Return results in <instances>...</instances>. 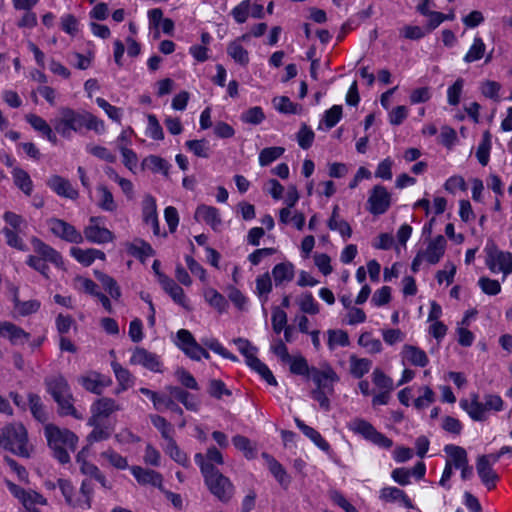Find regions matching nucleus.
I'll list each match as a JSON object with an SVG mask.
<instances>
[{
  "mask_svg": "<svg viewBox=\"0 0 512 512\" xmlns=\"http://www.w3.org/2000/svg\"><path fill=\"white\" fill-rule=\"evenodd\" d=\"M202 296L204 298V301L217 312L223 313L224 311H226L228 307V302L226 298L215 288L210 286L203 287Z\"/></svg>",
  "mask_w": 512,
  "mask_h": 512,
  "instance_id": "c9c22d12",
  "label": "nucleus"
},
{
  "mask_svg": "<svg viewBox=\"0 0 512 512\" xmlns=\"http://www.w3.org/2000/svg\"><path fill=\"white\" fill-rule=\"evenodd\" d=\"M309 378L315 384V388L311 392L312 398L319 403L322 409L329 410V397L334 393V385L339 381V376L330 365L325 364L319 368L312 367Z\"/></svg>",
  "mask_w": 512,
  "mask_h": 512,
  "instance_id": "f03ea898",
  "label": "nucleus"
},
{
  "mask_svg": "<svg viewBox=\"0 0 512 512\" xmlns=\"http://www.w3.org/2000/svg\"><path fill=\"white\" fill-rule=\"evenodd\" d=\"M47 390L59 406L61 415H70L75 419H82L83 414L73 405V395L63 376H54L46 381Z\"/></svg>",
  "mask_w": 512,
  "mask_h": 512,
  "instance_id": "0eeeda50",
  "label": "nucleus"
},
{
  "mask_svg": "<svg viewBox=\"0 0 512 512\" xmlns=\"http://www.w3.org/2000/svg\"><path fill=\"white\" fill-rule=\"evenodd\" d=\"M232 442L235 448L241 451L246 458L252 459L255 457V447L248 438L242 435H236L233 437Z\"/></svg>",
  "mask_w": 512,
  "mask_h": 512,
  "instance_id": "052dcab7",
  "label": "nucleus"
},
{
  "mask_svg": "<svg viewBox=\"0 0 512 512\" xmlns=\"http://www.w3.org/2000/svg\"><path fill=\"white\" fill-rule=\"evenodd\" d=\"M263 458L266 460V464L268 466L269 471L274 476V478L278 481V483L283 487L287 488L290 484V477L287 474L286 470L283 466L275 460L270 455L264 453Z\"/></svg>",
  "mask_w": 512,
  "mask_h": 512,
  "instance_id": "ea45409f",
  "label": "nucleus"
},
{
  "mask_svg": "<svg viewBox=\"0 0 512 512\" xmlns=\"http://www.w3.org/2000/svg\"><path fill=\"white\" fill-rule=\"evenodd\" d=\"M400 356L404 365L410 364L415 367L423 368L429 363V358L426 352L414 345L405 344L402 347Z\"/></svg>",
  "mask_w": 512,
  "mask_h": 512,
  "instance_id": "4be33fe9",
  "label": "nucleus"
},
{
  "mask_svg": "<svg viewBox=\"0 0 512 512\" xmlns=\"http://www.w3.org/2000/svg\"><path fill=\"white\" fill-rule=\"evenodd\" d=\"M55 132L65 139H71L74 133H81L85 128L103 135L107 131L105 122L88 111L78 112L69 107L59 109L58 116L53 120Z\"/></svg>",
  "mask_w": 512,
  "mask_h": 512,
  "instance_id": "f257e3e1",
  "label": "nucleus"
},
{
  "mask_svg": "<svg viewBox=\"0 0 512 512\" xmlns=\"http://www.w3.org/2000/svg\"><path fill=\"white\" fill-rule=\"evenodd\" d=\"M111 367L118 382L116 394L126 391L134 385L135 377L128 369L115 361L111 363Z\"/></svg>",
  "mask_w": 512,
  "mask_h": 512,
  "instance_id": "f704fd0d",
  "label": "nucleus"
},
{
  "mask_svg": "<svg viewBox=\"0 0 512 512\" xmlns=\"http://www.w3.org/2000/svg\"><path fill=\"white\" fill-rule=\"evenodd\" d=\"M13 304L14 310L20 316H28L36 313L41 304L38 300L20 301L18 297V288H13Z\"/></svg>",
  "mask_w": 512,
  "mask_h": 512,
  "instance_id": "a19ab883",
  "label": "nucleus"
},
{
  "mask_svg": "<svg viewBox=\"0 0 512 512\" xmlns=\"http://www.w3.org/2000/svg\"><path fill=\"white\" fill-rule=\"evenodd\" d=\"M379 499L384 503H398L407 509L413 508L412 500L405 491L395 486L381 488L379 491Z\"/></svg>",
  "mask_w": 512,
  "mask_h": 512,
  "instance_id": "5701e85b",
  "label": "nucleus"
},
{
  "mask_svg": "<svg viewBox=\"0 0 512 512\" xmlns=\"http://www.w3.org/2000/svg\"><path fill=\"white\" fill-rule=\"evenodd\" d=\"M485 264L492 273H502L504 278L512 273V253L500 250L494 242H487Z\"/></svg>",
  "mask_w": 512,
  "mask_h": 512,
  "instance_id": "1a4fd4ad",
  "label": "nucleus"
},
{
  "mask_svg": "<svg viewBox=\"0 0 512 512\" xmlns=\"http://www.w3.org/2000/svg\"><path fill=\"white\" fill-rule=\"evenodd\" d=\"M486 51V45L479 36L474 37L471 46L463 57L465 63H472L483 58Z\"/></svg>",
  "mask_w": 512,
  "mask_h": 512,
  "instance_id": "09e8293b",
  "label": "nucleus"
},
{
  "mask_svg": "<svg viewBox=\"0 0 512 512\" xmlns=\"http://www.w3.org/2000/svg\"><path fill=\"white\" fill-rule=\"evenodd\" d=\"M47 185L59 196L65 197L68 199H76L78 197V191L73 188L69 180L54 175L50 177L47 182Z\"/></svg>",
  "mask_w": 512,
  "mask_h": 512,
  "instance_id": "c85d7f7f",
  "label": "nucleus"
},
{
  "mask_svg": "<svg viewBox=\"0 0 512 512\" xmlns=\"http://www.w3.org/2000/svg\"><path fill=\"white\" fill-rule=\"evenodd\" d=\"M444 452L448 455L446 463L450 464L453 468L459 469L468 463L467 452L460 446L453 444L446 445L444 447Z\"/></svg>",
  "mask_w": 512,
  "mask_h": 512,
  "instance_id": "e433bc0d",
  "label": "nucleus"
},
{
  "mask_svg": "<svg viewBox=\"0 0 512 512\" xmlns=\"http://www.w3.org/2000/svg\"><path fill=\"white\" fill-rule=\"evenodd\" d=\"M25 120L31 125V127L38 133H40L43 137H45L52 144L57 143L56 133L53 131L52 127L48 124V122L42 117L36 114H27L25 116Z\"/></svg>",
  "mask_w": 512,
  "mask_h": 512,
  "instance_id": "7c9ffc66",
  "label": "nucleus"
},
{
  "mask_svg": "<svg viewBox=\"0 0 512 512\" xmlns=\"http://www.w3.org/2000/svg\"><path fill=\"white\" fill-rule=\"evenodd\" d=\"M78 382L85 390L94 394H101L103 389L111 384V379L98 372L90 371L80 376Z\"/></svg>",
  "mask_w": 512,
  "mask_h": 512,
  "instance_id": "6ab92c4d",
  "label": "nucleus"
},
{
  "mask_svg": "<svg viewBox=\"0 0 512 512\" xmlns=\"http://www.w3.org/2000/svg\"><path fill=\"white\" fill-rule=\"evenodd\" d=\"M129 364L141 366L153 373L163 372V363L161 357L143 347H136L131 351Z\"/></svg>",
  "mask_w": 512,
  "mask_h": 512,
  "instance_id": "4468645a",
  "label": "nucleus"
},
{
  "mask_svg": "<svg viewBox=\"0 0 512 512\" xmlns=\"http://www.w3.org/2000/svg\"><path fill=\"white\" fill-rule=\"evenodd\" d=\"M194 217L198 222H204L207 225L211 226V228L214 230H217L222 224L219 211L217 208L213 206H198L195 211Z\"/></svg>",
  "mask_w": 512,
  "mask_h": 512,
  "instance_id": "bb28decb",
  "label": "nucleus"
},
{
  "mask_svg": "<svg viewBox=\"0 0 512 512\" xmlns=\"http://www.w3.org/2000/svg\"><path fill=\"white\" fill-rule=\"evenodd\" d=\"M6 485L10 493L21 502L23 512H41L37 506L47 504L46 498L34 490H25L11 481H6Z\"/></svg>",
  "mask_w": 512,
  "mask_h": 512,
  "instance_id": "f8f14e48",
  "label": "nucleus"
},
{
  "mask_svg": "<svg viewBox=\"0 0 512 512\" xmlns=\"http://www.w3.org/2000/svg\"><path fill=\"white\" fill-rule=\"evenodd\" d=\"M295 424L298 427V429L307 437L310 439L313 444L318 447L321 451L326 453L327 455H330L332 453V449L330 444L322 437V435L315 430L314 428L306 425L302 420L299 418H295Z\"/></svg>",
  "mask_w": 512,
  "mask_h": 512,
  "instance_id": "a878e982",
  "label": "nucleus"
},
{
  "mask_svg": "<svg viewBox=\"0 0 512 512\" xmlns=\"http://www.w3.org/2000/svg\"><path fill=\"white\" fill-rule=\"evenodd\" d=\"M97 194V205L104 211L113 212L117 209V204L114 200L111 191L103 185H99L96 188Z\"/></svg>",
  "mask_w": 512,
  "mask_h": 512,
  "instance_id": "a18cd8bd",
  "label": "nucleus"
},
{
  "mask_svg": "<svg viewBox=\"0 0 512 512\" xmlns=\"http://www.w3.org/2000/svg\"><path fill=\"white\" fill-rule=\"evenodd\" d=\"M160 285L176 304L187 311L192 309L184 290L173 279L166 275H160Z\"/></svg>",
  "mask_w": 512,
  "mask_h": 512,
  "instance_id": "a211bd4d",
  "label": "nucleus"
},
{
  "mask_svg": "<svg viewBox=\"0 0 512 512\" xmlns=\"http://www.w3.org/2000/svg\"><path fill=\"white\" fill-rule=\"evenodd\" d=\"M93 429L87 436V441L92 444L94 442H99L103 440H107L112 434V428L107 425H103V422L97 421L95 424H88Z\"/></svg>",
  "mask_w": 512,
  "mask_h": 512,
  "instance_id": "603ef678",
  "label": "nucleus"
},
{
  "mask_svg": "<svg viewBox=\"0 0 512 512\" xmlns=\"http://www.w3.org/2000/svg\"><path fill=\"white\" fill-rule=\"evenodd\" d=\"M347 427L354 434L362 436L365 440L380 448L389 449L392 447L393 442L391 439L377 431L371 423L362 418L352 419L347 424Z\"/></svg>",
  "mask_w": 512,
  "mask_h": 512,
  "instance_id": "9d476101",
  "label": "nucleus"
},
{
  "mask_svg": "<svg viewBox=\"0 0 512 512\" xmlns=\"http://www.w3.org/2000/svg\"><path fill=\"white\" fill-rule=\"evenodd\" d=\"M195 462L200 466L205 483L210 492L222 502H228L234 493V487L230 480L222 475L215 467L204 462L201 453L195 455Z\"/></svg>",
  "mask_w": 512,
  "mask_h": 512,
  "instance_id": "39448f33",
  "label": "nucleus"
},
{
  "mask_svg": "<svg viewBox=\"0 0 512 512\" xmlns=\"http://www.w3.org/2000/svg\"><path fill=\"white\" fill-rule=\"evenodd\" d=\"M166 392H168L175 399L180 401L187 410L197 411L200 405V402L197 397L185 391L184 389L178 386H166Z\"/></svg>",
  "mask_w": 512,
  "mask_h": 512,
  "instance_id": "72a5a7b5",
  "label": "nucleus"
},
{
  "mask_svg": "<svg viewBox=\"0 0 512 512\" xmlns=\"http://www.w3.org/2000/svg\"><path fill=\"white\" fill-rule=\"evenodd\" d=\"M14 184L26 195H31L33 182L29 174L20 167H14L11 171Z\"/></svg>",
  "mask_w": 512,
  "mask_h": 512,
  "instance_id": "c03bdc74",
  "label": "nucleus"
},
{
  "mask_svg": "<svg viewBox=\"0 0 512 512\" xmlns=\"http://www.w3.org/2000/svg\"><path fill=\"white\" fill-rule=\"evenodd\" d=\"M299 200V193L295 185H290L288 187L286 196L284 198V203L286 207L280 209L279 211V222L288 225L289 216L291 215V209L296 205Z\"/></svg>",
  "mask_w": 512,
  "mask_h": 512,
  "instance_id": "4c0bfd02",
  "label": "nucleus"
},
{
  "mask_svg": "<svg viewBox=\"0 0 512 512\" xmlns=\"http://www.w3.org/2000/svg\"><path fill=\"white\" fill-rule=\"evenodd\" d=\"M327 334V344L330 350H334L337 347H346L349 345V336L344 330L330 329L327 331Z\"/></svg>",
  "mask_w": 512,
  "mask_h": 512,
  "instance_id": "5fc2aeb1",
  "label": "nucleus"
},
{
  "mask_svg": "<svg viewBox=\"0 0 512 512\" xmlns=\"http://www.w3.org/2000/svg\"><path fill=\"white\" fill-rule=\"evenodd\" d=\"M234 343L239 352L245 357L248 366L252 365V360H257L256 348L251 343L242 338L234 340Z\"/></svg>",
  "mask_w": 512,
  "mask_h": 512,
  "instance_id": "680f3d73",
  "label": "nucleus"
},
{
  "mask_svg": "<svg viewBox=\"0 0 512 512\" xmlns=\"http://www.w3.org/2000/svg\"><path fill=\"white\" fill-rule=\"evenodd\" d=\"M373 383L382 390L392 391L394 383L391 377L387 376L381 369L376 368L372 373Z\"/></svg>",
  "mask_w": 512,
  "mask_h": 512,
  "instance_id": "774afa93",
  "label": "nucleus"
},
{
  "mask_svg": "<svg viewBox=\"0 0 512 512\" xmlns=\"http://www.w3.org/2000/svg\"><path fill=\"white\" fill-rule=\"evenodd\" d=\"M392 204V195L383 185H375L369 192L367 210L378 216L386 213Z\"/></svg>",
  "mask_w": 512,
  "mask_h": 512,
  "instance_id": "ddd939ff",
  "label": "nucleus"
},
{
  "mask_svg": "<svg viewBox=\"0 0 512 512\" xmlns=\"http://www.w3.org/2000/svg\"><path fill=\"white\" fill-rule=\"evenodd\" d=\"M0 447L17 456L29 457L32 448L28 443L26 428L21 423H15L1 429Z\"/></svg>",
  "mask_w": 512,
  "mask_h": 512,
  "instance_id": "423d86ee",
  "label": "nucleus"
},
{
  "mask_svg": "<svg viewBox=\"0 0 512 512\" xmlns=\"http://www.w3.org/2000/svg\"><path fill=\"white\" fill-rule=\"evenodd\" d=\"M48 227L56 237L66 242L81 244L84 241L82 233L64 220L51 218L48 220Z\"/></svg>",
  "mask_w": 512,
  "mask_h": 512,
  "instance_id": "2eb2a0df",
  "label": "nucleus"
},
{
  "mask_svg": "<svg viewBox=\"0 0 512 512\" xmlns=\"http://www.w3.org/2000/svg\"><path fill=\"white\" fill-rule=\"evenodd\" d=\"M285 152L283 147L275 146L268 147L261 150L259 153L258 161L260 166H268L278 158H280Z\"/></svg>",
  "mask_w": 512,
  "mask_h": 512,
  "instance_id": "bf43d9fd",
  "label": "nucleus"
},
{
  "mask_svg": "<svg viewBox=\"0 0 512 512\" xmlns=\"http://www.w3.org/2000/svg\"><path fill=\"white\" fill-rule=\"evenodd\" d=\"M118 410H120V406L114 399L108 397L99 398L90 407L91 416L87 424H95L97 421L103 422Z\"/></svg>",
  "mask_w": 512,
  "mask_h": 512,
  "instance_id": "f3484780",
  "label": "nucleus"
},
{
  "mask_svg": "<svg viewBox=\"0 0 512 512\" xmlns=\"http://www.w3.org/2000/svg\"><path fill=\"white\" fill-rule=\"evenodd\" d=\"M185 145L197 157L208 158L211 154L209 142L205 139L188 140Z\"/></svg>",
  "mask_w": 512,
  "mask_h": 512,
  "instance_id": "13d9d810",
  "label": "nucleus"
},
{
  "mask_svg": "<svg viewBox=\"0 0 512 512\" xmlns=\"http://www.w3.org/2000/svg\"><path fill=\"white\" fill-rule=\"evenodd\" d=\"M0 337L9 340L12 345H23L30 339V334L9 321H0Z\"/></svg>",
  "mask_w": 512,
  "mask_h": 512,
  "instance_id": "aec40b11",
  "label": "nucleus"
},
{
  "mask_svg": "<svg viewBox=\"0 0 512 512\" xmlns=\"http://www.w3.org/2000/svg\"><path fill=\"white\" fill-rule=\"evenodd\" d=\"M297 303L303 313L315 315L319 313V304L314 299L312 293L306 292L299 296Z\"/></svg>",
  "mask_w": 512,
  "mask_h": 512,
  "instance_id": "4d7b16f0",
  "label": "nucleus"
},
{
  "mask_svg": "<svg viewBox=\"0 0 512 512\" xmlns=\"http://www.w3.org/2000/svg\"><path fill=\"white\" fill-rule=\"evenodd\" d=\"M130 471L138 483L143 485L150 484L162 490L163 479L158 472L154 470H147L140 466H132Z\"/></svg>",
  "mask_w": 512,
  "mask_h": 512,
  "instance_id": "2f4dec72",
  "label": "nucleus"
},
{
  "mask_svg": "<svg viewBox=\"0 0 512 512\" xmlns=\"http://www.w3.org/2000/svg\"><path fill=\"white\" fill-rule=\"evenodd\" d=\"M327 225L331 231L339 233V235L344 241L348 240L352 235L351 226L346 220L340 217L338 206H335L333 208Z\"/></svg>",
  "mask_w": 512,
  "mask_h": 512,
  "instance_id": "473e14b6",
  "label": "nucleus"
},
{
  "mask_svg": "<svg viewBox=\"0 0 512 512\" xmlns=\"http://www.w3.org/2000/svg\"><path fill=\"white\" fill-rule=\"evenodd\" d=\"M83 233L87 241L95 244L109 243L114 239L113 233L104 226L101 217H91Z\"/></svg>",
  "mask_w": 512,
  "mask_h": 512,
  "instance_id": "dca6fc26",
  "label": "nucleus"
},
{
  "mask_svg": "<svg viewBox=\"0 0 512 512\" xmlns=\"http://www.w3.org/2000/svg\"><path fill=\"white\" fill-rule=\"evenodd\" d=\"M147 125L145 128V135L155 141L164 139L163 128L154 114H147Z\"/></svg>",
  "mask_w": 512,
  "mask_h": 512,
  "instance_id": "8fccbe9b",
  "label": "nucleus"
},
{
  "mask_svg": "<svg viewBox=\"0 0 512 512\" xmlns=\"http://www.w3.org/2000/svg\"><path fill=\"white\" fill-rule=\"evenodd\" d=\"M85 149L87 153L106 162L114 163L116 161V155L104 146L88 144Z\"/></svg>",
  "mask_w": 512,
  "mask_h": 512,
  "instance_id": "0e129e2a",
  "label": "nucleus"
},
{
  "mask_svg": "<svg viewBox=\"0 0 512 512\" xmlns=\"http://www.w3.org/2000/svg\"><path fill=\"white\" fill-rule=\"evenodd\" d=\"M70 255L83 266H90L96 259L102 261L106 259L105 253L95 248L82 249L71 247Z\"/></svg>",
  "mask_w": 512,
  "mask_h": 512,
  "instance_id": "cd10ccee",
  "label": "nucleus"
},
{
  "mask_svg": "<svg viewBox=\"0 0 512 512\" xmlns=\"http://www.w3.org/2000/svg\"><path fill=\"white\" fill-rule=\"evenodd\" d=\"M176 346L190 359L200 361L202 358L209 359V353L195 340L190 331L180 329L176 333Z\"/></svg>",
  "mask_w": 512,
  "mask_h": 512,
  "instance_id": "9b49d317",
  "label": "nucleus"
},
{
  "mask_svg": "<svg viewBox=\"0 0 512 512\" xmlns=\"http://www.w3.org/2000/svg\"><path fill=\"white\" fill-rule=\"evenodd\" d=\"M100 457L116 469L124 470L128 467L127 459L112 449L103 451Z\"/></svg>",
  "mask_w": 512,
  "mask_h": 512,
  "instance_id": "e2e57ef3",
  "label": "nucleus"
},
{
  "mask_svg": "<svg viewBox=\"0 0 512 512\" xmlns=\"http://www.w3.org/2000/svg\"><path fill=\"white\" fill-rule=\"evenodd\" d=\"M142 216L143 221L151 225L154 231V234H159V222L157 215V205L156 200L150 195L144 197L142 201Z\"/></svg>",
  "mask_w": 512,
  "mask_h": 512,
  "instance_id": "c756f323",
  "label": "nucleus"
},
{
  "mask_svg": "<svg viewBox=\"0 0 512 512\" xmlns=\"http://www.w3.org/2000/svg\"><path fill=\"white\" fill-rule=\"evenodd\" d=\"M49 447L53 450L55 458L61 463H68L70 460L69 451H74L78 437L68 429L59 428L53 424H47L44 428Z\"/></svg>",
  "mask_w": 512,
  "mask_h": 512,
  "instance_id": "7ed1b4c3",
  "label": "nucleus"
},
{
  "mask_svg": "<svg viewBox=\"0 0 512 512\" xmlns=\"http://www.w3.org/2000/svg\"><path fill=\"white\" fill-rule=\"evenodd\" d=\"M250 39L249 34L242 35L241 37L230 42L227 46V54L239 65L247 66L249 63V53L243 46L244 41Z\"/></svg>",
  "mask_w": 512,
  "mask_h": 512,
  "instance_id": "393cba45",
  "label": "nucleus"
},
{
  "mask_svg": "<svg viewBox=\"0 0 512 512\" xmlns=\"http://www.w3.org/2000/svg\"><path fill=\"white\" fill-rule=\"evenodd\" d=\"M476 470L479 478L488 490L495 488L499 477L493 469V463L489 461V456H480L477 459Z\"/></svg>",
  "mask_w": 512,
  "mask_h": 512,
  "instance_id": "412c9836",
  "label": "nucleus"
},
{
  "mask_svg": "<svg viewBox=\"0 0 512 512\" xmlns=\"http://www.w3.org/2000/svg\"><path fill=\"white\" fill-rule=\"evenodd\" d=\"M418 396L413 400L412 404L418 411L428 408L436 400V394L431 387L423 385L417 388Z\"/></svg>",
  "mask_w": 512,
  "mask_h": 512,
  "instance_id": "79ce46f5",
  "label": "nucleus"
},
{
  "mask_svg": "<svg viewBox=\"0 0 512 512\" xmlns=\"http://www.w3.org/2000/svg\"><path fill=\"white\" fill-rule=\"evenodd\" d=\"M32 245L34 251L44 261L51 262L58 268H64V261L61 254L58 251H56L53 247L47 245L46 243L37 238H34L32 240Z\"/></svg>",
  "mask_w": 512,
  "mask_h": 512,
  "instance_id": "b1692460",
  "label": "nucleus"
},
{
  "mask_svg": "<svg viewBox=\"0 0 512 512\" xmlns=\"http://www.w3.org/2000/svg\"><path fill=\"white\" fill-rule=\"evenodd\" d=\"M126 248L127 252L134 257L147 258L153 255L152 247L140 239L127 243Z\"/></svg>",
  "mask_w": 512,
  "mask_h": 512,
  "instance_id": "3c124183",
  "label": "nucleus"
},
{
  "mask_svg": "<svg viewBox=\"0 0 512 512\" xmlns=\"http://www.w3.org/2000/svg\"><path fill=\"white\" fill-rule=\"evenodd\" d=\"M447 247V241L444 236L438 235L427 242L424 249H420L411 263V270L417 273L423 262L430 265L437 264L444 256Z\"/></svg>",
  "mask_w": 512,
  "mask_h": 512,
  "instance_id": "6e6552de",
  "label": "nucleus"
},
{
  "mask_svg": "<svg viewBox=\"0 0 512 512\" xmlns=\"http://www.w3.org/2000/svg\"><path fill=\"white\" fill-rule=\"evenodd\" d=\"M459 406L469 417L478 422L486 421L490 413H497L504 409V401L498 394H485L483 401H479L477 394L471 399H461Z\"/></svg>",
  "mask_w": 512,
  "mask_h": 512,
  "instance_id": "20e7f679",
  "label": "nucleus"
},
{
  "mask_svg": "<svg viewBox=\"0 0 512 512\" xmlns=\"http://www.w3.org/2000/svg\"><path fill=\"white\" fill-rule=\"evenodd\" d=\"M358 344L365 348L370 354L380 353L383 349L381 341L375 338L370 332L362 333L358 339Z\"/></svg>",
  "mask_w": 512,
  "mask_h": 512,
  "instance_id": "6e6d98bb",
  "label": "nucleus"
},
{
  "mask_svg": "<svg viewBox=\"0 0 512 512\" xmlns=\"http://www.w3.org/2000/svg\"><path fill=\"white\" fill-rule=\"evenodd\" d=\"M272 291V280L269 273H264L256 278L255 293L259 297L262 305L264 306L269 298V294Z\"/></svg>",
  "mask_w": 512,
  "mask_h": 512,
  "instance_id": "49530a36",
  "label": "nucleus"
},
{
  "mask_svg": "<svg viewBox=\"0 0 512 512\" xmlns=\"http://www.w3.org/2000/svg\"><path fill=\"white\" fill-rule=\"evenodd\" d=\"M165 452L177 463L180 465L186 466L188 464L187 455L179 449L177 444L172 438L167 440V444L165 446Z\"/></svg>",
  "mask_w": 512,
  "mask_h": 512,
  "instance_id": "69168bd1",
  "label": "nucleus"
},
{
  "mask_svg": "<svg viewBox=\"0 0 512 512\" xmlns=\"http://www.w3.org/2000/svg\"><path fill=\"white\" fill-rule=\"evenodd\" d=\"M294 275L295 267L290 262L278 263L272 269V277L276 286L290 282L294 278Z\"/></svg>",
  "mask_w": 512,
  "mask_h": 512,
  "instance_id": "58836bf2",
  "label": "nucleus"
},
{
  "mask_svg": "<svg viewBox=\"0 0 512 512\" xmlns=\"http://www.w3.org/2000/svg\"><path fill=\"white\" fill-rule=\"evenodd\" d=\"M70 506L82 510H87L91 507V488L84 481L81 485L79 493L74 494V503H68Z\"/></svg>",
  "mask_w": 512,
  "mask_h": 512,
  "instance_id": "864d4df0",
  "label": "nucleus"
},
{
  "mask_svg": "<svg viewBox=\"0 0 512 512\" xmlns=\"http://www.w3.org/2000/svg\"><path fill=\"white\" fill-rule=\"evenodd\" d=\"M372 367V361L368 358H360L352 354L349 357V372L357 379L366 375Z\"/></svg>",
  "mask_w": 512,
  "mask_h": 512,
  "instance_id": "37998d69",
  "label": "nucleus"
},
{
  "mask_svg": "<svg viewBox=\"0 0 512 512\" xmlns=\"http://www.w3.org/2000/svg\"><path fill=\"white\" fill-rule=\"evenodd\" d=\"M142 167L143 169H148L153 173H162L167 175L170 165L165 159L159 156L149 155L143 159Z\"/></svg>",
  "mask_w": 512,
  "mask_h": 512,
  "instance_id": "de8ad7c7",
  "label": "nucleus"
},
{
  "mask_svg": "<svg viewBox=\"0 0 512 512\" xmlns=\"http://www.w3.org/2000/svg\"><path fill=\"white\" fill-rule=\"evenodd\" d=\"M265 119V114L263 112V109L259 106H255L252 108H249L245 112L241 114V120L244 123L252 124V125H258L262 123Z\"/></svg>",
  "mask_w": 512,
  "mask_h": 512,
  "instance_id": "338daca9",
  "label": "nucleus"
}]
</instances>
